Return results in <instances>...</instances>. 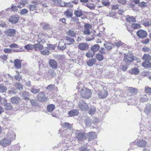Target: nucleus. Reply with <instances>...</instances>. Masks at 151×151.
Segmentation results:
<instances>
[{"instance_id": "nucleus-1", "label": "nucleus", "mask_w": 151, "mask_h": 151, "mask_svg": "<svg viewBox=\"0 0 151 151\" xmlns=\"http://www.w3.org/2000/svg\"><path fill=\"white\" fill-rule=\"evenodd\" d=\"M134 60V57L132 54L129 53L124 54L123 60L127 65L131 64Z\"/></svg>"}, {"instance_id": "nucleus-2", "label": "nucleus", "mask_w": 151, "mask_h": 151, "mask_svg": "<svg viewBox=\"0 0 151 151\" xmlns=\"http://www.w3.org/2000/svg\"><path fill=\"white\" fill-rule=\"evenodd\" d=\"M81 95L83 98L88 99L91 96V92L90 89L83 87L81 91Z\"/></svg>"}, {"instance_id": "nucleus-3", "label": "nucleus", "mask_w": 151, "mask_h": 151, "mask_svg": "<svg viewBox=\"0 0 151 151\" xmlns=\"http://www.w3.org/2000/svg\"><path fill=\"white\" fill-rule=\"evenodd\" d=\"M75 134L76 135V137L79 141H82L83 139L85 138V133L83 132H81L79 130H76Z\"/></svg>"}, {"instance_id": "nucleus-4", "label": "nucleus", "mask_w": 151, "mask_h": 151, "mask_svg": "<svg viewBox=\"0 0 151 151\" xmlns=\"http://www.w3.org/2000/svg\"><path fill=\"white\" fill-rule=\"evenodd\" d=\"M97 94L99 98L103 99L105 98L107 96L108 92L106 90L103 89L101 90L98 91Z\"/></svg>"}, {"instance_id": "nucleus-5", "label": "nucleus", "mask_w": 151, "mask_h": 151, "mask_svg": "<svg viewBox=\"0 0 151 151\" xmlns=\"http://www.w3.org/2000/svg\"><path fill=\"white\" fill-rule=\"evenodd\" d=\"M96 135L95 132H91L88 133L85 138V139H87L88 141H90L96 138Z\"/></svg>"}, {"instance_id": "nucleus-6", "label": "nucleus", "mask_w": 151, "mask_h": 151, "mask_svg": "<svg viewBox=\"0 0 151 151\" xmlns=\"http://www.w3.org/2000/svg\"><path fill=\"white\" fill-rule=\"evenodd\" d=\"M37 98L39 101L42 102L46 101L47 99V98L45 96L43 92L40 93L37 96Z\"/></svg>"}, {"instance_id": "nucleus-7", "label": "nucleus", "mask_w": 151, "mask_h": 151, "mask_svg": "<svg viewBox=\"0 0 151 151\" xmlns=\"http://www.w3.org/2000/svg\"><path fill=\"white\" fill-rule=\"evenodd\" d=\"M137 35L139 38L142 39L147 37V33L146 31L140 29L137 32Z\"/></svg>"}, {"instance_id": "nucleus-8", "label": "nucleus", "mask_w": 151, "mask_h": 151, "mask_svg": "<svg viewBox=\"0 0 151 151\" xmlns=\"http://www.w3.org/2000/svg\"><path fill=\"white\" fill-rule=\"evenodd\" d=\"M5 33L7 36L13 37L16 34V30L13 29H8L5 31Z\"/></svg>"}, {"instance_id": "nucleus-9", "label": "nucleus", "mask_w": 151, "mask_h": 151, "mask_svg": "<svg viewBox=\"0 0 151 151\" xmlns=\"http://www.w3.org/2000/svg\"><path fill=\"white\" fill-rule=\"evenodd\" d=\"M85 29L83 31V34L86 35H89L91 33V26L89 24H86L84 25Z\"/></svg>"}, {"instance_id": "nucleus-10", "label": "nucleus", "mask_w": 151, "mask_h": 151, "mask_svg": "<svg viewBox=\"0 0 151 151\" xmlns=\"http://www.w3.org/2000/svg\"><path fill=\"white\" fill-rule=\"evenodd\" d=\"M78 106L83 111H86L88 109L87 104L83 101H81L79 102Z\"/></svg>"}, {"instance_id": "nucleus-11", "label": "nucleus", "mask_w": 151, "mask_h": 151, "mask_svg": "<svg viewBox=\"0 0 151 151\" xmlns=\"http://www.w3.org/2000/svg\"><path fill=\"white\" fill-rule=\"evenodd\" d=\"M11 143V141L8 139H4L0 141V145L4 147L9 145Z\"/></svg>"}, {"instance_id": "nucleus-12", "label": "nucleus", "mask_w": 151, "mask_h": 151, "mask_svg": "<svg viewBox=\"0 0 151 151\" xmlns=\"http://www.w3.org/2000/svg\"><path fill=\"white\" fill-rule=\"evenodd\" d=\"M78 47L81 50H86L88 48V45L86 43H81L78 45Z\"/></svg>"}, {"instance_id": "nucleus-13", "label": "nucleus", "mask_w": 151, "mask_h": 151, "mask_svg": "<svg viewBox=\"0 0 151 151\" xmlns=\"http://www.w3.org/2000/svg\"><path fill=\"white\" fill-rule=\"evenodd\" d=\"M44 47L40 42H38L37 43L33 45V48L35 51H41L43 49Z\"/></svg>"}, {"instance_id": "nucleus-14", "label": "nucleus", "mask_w": 151, "mask_h": 151, "mask_svg": "<svg viewBox=\"0 0 151 151\" xmlns=\"http://www.w3.org/2000/svg\"><path fill=\"white\" fill-rule=\"evenodd\" d=\"M19 18V17L17 15H13L9 18V21L12 24H15L17 22Z\"/></svg>"}, {"instance_id": "nucleus-15", "label": "nucleus", "mask_w": 151, "mask_h": 151, "mask_svg": "<svg viewBox=\"0 0 151 151\" xmlns=\"http://www.w3.org/2000/svg\"><path fill=\"white\" fill-rule=\"evenodd\" d=\"M66 47V44L64 42V40H61L59 42L58 47V49L63 50L65 49Z\"/></svg>"}, {"instance_id": "nucleus-16", "label": "nucleus", "mask_w": 151, "mask_h": 151, "mask_svg": "<svg viewBox=\"0 0 151 151\" xmlns=\"http://www.w3.org/2000/svg\"><path fill=\"white\" fill-rule=\"evenodd\" d=\"M49 63L50 67L52 68L56 69L58 67L57 62L53 59H49Z\"/></svg>"}, {"instance_id": "nucleus-17", "label": "nucleus", "mask_w": 151, "mask_h": 151, "mask_svg": "<svg viewBox=\"0 0 151 151\" xmlns=\"http://www.w3.org/2000/svg\"><path fill=\"white\" fill-rule=\"evenodd\" d=\"M20 94L22 96V98L25 100L29 99L28 97L29 96V93L27 91H24L20 92Z\"/></svg>"}, {"instance_id": "nucleus-18", "label": "nucleus", "mask_w": 151, "mask_h": 151, "mask_svg": "<svg viewBox=\"0 0 151 151\" xmlns=\"http://www.w3.org/2000/svg\"><path fill=\"white\" fill-rule=\"evenodd\" d=\"M137 144L138 146L140 147H143L146 145L147 142L144 140H140L137 141Z\"/></svg>"}, {"instance_id": "nucleus-19", "label": "nucleus", "mask_w": 151, "mask_h": 151, "mask_svg": "<svg viewBox=\"0 0 151 151\" xmlns=\"http://www.w3.org/2000/svg\"><path fill=\"white\" fill-rule=\"evenodd\" d=\"M139 71V70L137 68H132L129 70V72L132 74L137 75L138 74Z\"/></svg>"}, {"instance_id": "nucleus-20", "label": "nucleus", "mask_w": 151, "mask_h": 151, "mask_svg": "<svg viewBox=\"0 0 151 151\" xmlns=\"http://www.w3.org/2000/svg\"><path fill=\"white\" fill-rule=\"evenodd\" d=\"M64 15L67 18H70L72 17L73 14L71 11L70 9H68L65 12Z\"/></svg>"}, {"instance_id": "nucleus-21", "label": "nucleus", "mask_w": 151, "mask_h": 151, "mask_svg": "<svg viewBox=\"0 0 151 151\" xmlns=\"http://www.w3.org/2000/svg\"><path fill=\"white\" fill-rule=\"evenodd\" d=\"M96 62V60L95 58H92L88 60L87 62V65L89 66H92Z\"/></svg>"}, {"instance_id": "nucleus-22", "label": "nucleus", "mask_w": 151, "mask_h": 151, "mask_svg": "<svg viewBox=\"0 0 151 151\" xmlns=\"http://www.w3.org/2000/svg\"><path fill=\"white\" fill-rule=\"evenodd\" d=\"M126 20L129 22H136L135 18L133 16L127 15L126 17Z\"/></svg>"}, {"instance_id": "nucleus-23", "label": "nucleus", "mask_w": 151, "mask_h": 151, "mask_svg": "<svg viewBox=\"0 0 151 151\" xmlns=\"http://www.w3.org/2000/svg\"><path fill=\"white\" fill-rule=\"evenodd\" d=\"M144 112L147 114H149L151 113V104L147 105L145 107Z\"/></svg>"}, {"instance_id": "nucleus-24", "label": "nucleus", "mask_w": 151, "mask_h": 151, "mask_svg": "<svg viewBox=\"0 0 151 151\" xmlns=\"http://www.w3.org/2000/svg\"><path fill=\"white\" fill-rule=\"evenodd\" d=\"M78 112L76 109H73L70 111L68 112V114L70 116H72L78 115Z\"/></svg>"}, {"instance_id": "nucleus-25", "label": "nucleus", "mask_w": 151, "mask_h": 151, "mask_svg": "<svg viewBox=\"0 0 151 151\" xmlns=\"http://www.w3.org/2000/svg\"><path fill=\"white\" fill-rule=\"evenodd\" d=\"M66 34L72 37H76V33L74 31L69 29L66 32Z\"/></svg>"}, {"instance_id": "nucleus-26", "label": "nucleus", "mask_w": 151, "mask_h": 151, "mask_svg": "<svg viewBox=\"0 0 151 151\" xmlns=\"http://www.w3.org/2000/svg\"><path fill=\"white\" fill-rule=\"evenodd\" d=\"M14 66L17 68H21V65L20 60L17 59L14 61Z\"/></svg>"}, {"instance_id": "nucleus-27", "label": "nucleus", "mask_w": 151, "mask_h": 151, "mask_svg": "<svg viewBox=\"0 0 151 151\" xmlns=\"http://www.w3.org/2000/svg\"><path fill=\"white\" fill-rule=\"evenodd\" d=\"M100 48L99 45L97 44H96L92 46L91 48V50L94 52H96Z\"/></svg>"}, {"instance_id": "nucleus-28", "label": "nucleus", "mask_w": 151, "mask_h": 151, "mask_svg": "<svg viewBox=\"0 0 151 151\" xmlns=\"http://www.w3.org/2000/svg\"><path fill=\"white\" fill-rule=\"evenodd\" d=\"M142 59L145 61H150L151 60V56L148 54H145L143 56Z\"/></svg>"}, {"instance_id": "nucleus-29", "label": "nucleus", "mask_w": 151, "mask_h": 151, "mask_svg": "<svg viewBox=\"0 0 151 151\" xmlns=\"http://www.w3.org/2000/svg\"><path fill=\"white\" fill-rule=\"evenodd\" d=\"M11 101L14 104H17L19 101L20 99L17 97H13L11 99Z\"/></svg>"}, {"instance_id": "nucleus-30", "label": "nucleus", "mask_w": 151, "mask_h": 151, "mask_svg": "<svg viewBox=\"0 0 151 151\" xmlns=\"http://www.w3.org/2000/svg\"><path fill=\"white\" fill-rule=\"evenodd\" d=\"M41 25L42 26L43 29L45 30H47L50 28V25L47 23H42Z\"/></svg>"}, {"instance_id": "nucleus-31", "label": "nucleus", "mask_w": 151, "mask_h": 151, "mask_svg": "<svg viewBox=\"0 0 151 151\" xmlns=\"http://www.w3.org/2000/svg\"><path fill=\"white\" fill-rule=\"evenodd\" d=\"M104 45L107 50L112 49L113 46L112 44L109 42H107L105 43H104Z\"/></svg>"}, {"instance_id": "nucleus-32", "label": "nucleus", "mask_w": 151, "mask_h": 151, "mask_svg": "<svg viewBox=\"0 0 151 151\" xmlns=\"http://www.w3.org/2000/svg\"><path fill=\"white\" fill-rule=\"evenodd\" d=\"M142 66L145 67L150 68L151 67V63L150 61H145L142 63Z\"/></svg>"}, {"instance_id": "nucleus-33", "label": "nucleus", "mask_w": 151, "mask_h": 151, "mask_svg": "<svg viewBox=\"0 0 151 151\" xmlns=\"http://www.w3.org/2000/svg\"><path fill=\"white\" fill-rule=\"evenodd\" d=\"M16 88L20 91L22 90L23 88L22 85L20 83H17L15 85Z\"/></svg>"}, {"instance_id": "nucleus-34", "label": "nucleus", "mask_w": 151, "mask_h": 151, "mask_svg": "<svg viewBox=\"0 0 151 151\" xmlns=\"http://www.w3.org/2000/svg\"><path fill=\"white\" fill-rule=\"evenodd\" d=\"M4 108L5 109L7 110H10L12 109V106L10 103H5L4 105Z\"/></svg>"}, {"instance_id": "nucleus-35", "label": "nucleus", "mask_w": 151, "mask_h": 151, "mask_svg": "<svg viewBox=\"0 0 151 151\" xmlns=\"http://www.w3.org/2000/svg\"><path fill=\"white\" fill-rule=\"evenodd\" d=\"M85 122L87 127H90L92 124V120L91 119H85Z\"/></svg>"}, {"instance_id": "nucleus-36", "label": "nucleus", "mask_w": 151, "mask_h": 151, "mask_svg": "<svg viewBox=\"0 0 151 151\" xmlns=\"http://www.w3.org/2000/svg\"><path fill=\"white\" fill-rule=\"evenodd\" d=\"M63 127L64 128H65L66 129H71V125L68 123L65 122L63 124Z\"/></svg>"}, {"instance_id": "nucleus-37", "label": "nucleus", "mask_w": 151, "mask_h": 151, "mask_svg": "<svg viewBox=\"0 0 151 151\" xmlns=\"http://www.w3.org/2000/svg\"><path fill=\"white\" fill-rule=\"evenodd\" d=\"M103 55L100 53H98L96 55V58L98 60L101 61L104 59V57Z\"/></svg>"}, {"instance_id": "nucleus-38", "label": "nucleus", "mask_w": 151, "mask_h": 151, "mask_svg": "<svg viewBox=\"0 0 151 151\" xmlns=\"http://www.w3.org/2000/svg\"><path fill=\"white\" fill-rule=\"evenodd\" d=\"M30 91L33 93L37 94L40 91V89L33 88L30 90Z\"/></svg>"}, {"instance_id": "nucleus-39", "label": "nucleus", "mask_w": 151, "mask_h": 151, "mask_svg": "<svg viewBox=\"0 0 151 151\" xmlns=\"http://www.w3.org/2000/svg\"><path fill=\"white\" fill-rule=\"evenodd\" d=\"M55 108V106L52 104L48 105L47 108V111L50 112L52 111Z\"/></svg>"}, {"instance_id": "nucleus-40", "label": "nucleus", "mask_w": 151, "mask_h": 151, "mask_svg": "<svg viewBox=\"0 0 151 151\" xmlns=\"http://www.w3.org/2000/svg\"><path fill=\"white\" fill-rule=\"evenodd\" d=\"M41 54L44 55H48L50 53V51L48 50H45L40 51Z\"/></svg>"}, {"instance_id": "nucleus-41", "label": "nucleus", "mask_w": 151, "mask_h": 151, "mask_svg": "<svg viewBox=\"0 0 151 151\" xmlns=\"http://www.w3.org/2000/svg\"><path fill=\"white\" fill-rule=\"evenodd\" d=\"M73 5L72 4L71 2H64V5H62V7H72Z\"/></svg>"}, {"instance_id": "nucleus-42", "label": "nucleus", "mask_w": 151, "mask_h": 151, "mask_svg": "<svg viewBox=\"0 0 151 151\" xmlns=\"http://www.w3.org/2000/svg\"><path fill=\"white\" fill-rule=\"evenodd\" d=\"M127 65L126 64H122L120 66V69L123 71H125L127 70L128 67Z\"/></svg>"}, {"instance_id": "nucleus-43", "label": "nucleus", "mask_w": 151, "mask_h": 151, "mask_svg": "<svg viewBox=\"0 0 151 151\" xmlns=\"http://www.w3.org/2000/svg\"><path fill=\"white\" fill-rule=\"evenodd\" d=\"M96 109L95 107L92 106L88 112V113L91 115L94 114L96 111Z\"/></svg>"}, {"instance_id": "nucleus-44", "label": "nucleus", "mask_w": 151, "mask_h": 151, "mask_svg": "<svg viewBox=\"0 0 151 151\" xmlns=\"http://www.w3.org/2000/svg\"><path fill=\"white\" fill-rule=\"evenodd\" d=\"M55 45H53L50 44H47V48L48 50H54L55 48Z\"/></svg>"}, {"instance_id": "nucleus-45", "label": "nucleus", "mask_w": 151, "mask_h": 151, "mask_svg": "<svg viewBox=\"0 0 151 151\" xmlns=\"http://www.w3.org/2000/svg\"><path fill=\"white\" fill-rule=\"evenodd\" d=\"M24 48L27 50H31L33 48V45L31 44H28L24 46Z\"/></svg>"}, {"instance_id": "nucleus-46", "label": "nucleus", "mask_w": 151, "mask_h": 151, "mask_svg": "<svg viewBox=\"0 0 151 151\" xmlns=\"http://www.w3.org/2000/svg\"><path fill=\"white\" fill-rule=\"evenodd\" d=\"M128 90L130 92L133 94L136 93L137 92V89L132 87L129 88Z\"/></svg>"}, {"instance_id": "nucleus-47", "label": "nucleus", "mask_w": 151, "mask_h": 151, "mask_svg": "<svg viewBox=\"0 0 151 151\" xmlns=\"http://www.w3.org/2000/svg\"><path fill=\"white\" fill-rule=\"evenodd\" d=\"M7 90V88L5 86L0 84V92H4Z\"/></svg>"}, {"instance_id": "nucleus-48", "label": "nucleus", "mask_w": 151, "mask_h": 151, "mask_svg": "<svg viewBox=\"0 0 151 151\" xmlns=\"http://www.w3.org/2000/svg\"><path fill=\"white\" fill-rule=\"evenodd\" d=\"M74 14L77 17H80L82 15V13L78 10H75L74 12Z\"/></svg>"}, {"instance_id": "nucleus-49", "label": "nucleus", "mask_w": 151, "mask_h": 151, "mask_svg": "<svg viewBox=\"0 0 151 151\" xmlns=\"http://www.w3.org/2000/svg\"><path fill=\"white\" fill-rule=\"evenodd\" d=\"M132 27L134 29H139L141 27L140 25L137 23L132 24Z\"/></svg>"}, {"instance_id": "nucleus-50", "label": "nucleus", "mask_w": 151, "mask_h": 151, "mask_svg": "<svg viewBox=\"0 0 151 151\" xmlns=\"http://www.w3.org/2000/svg\"><path fill=\"white\" fill-rule=\"evenodd\" d=\"M28 11L27 9H23L21 10L19 13L21 15H23L27 13Z\"/></svg>"}, {"instance_id": "nucleus-51", "label": "nucleus", "mask_w": 151, "mask_h": 151, "mask_svg": "<svg viewBox=\"0 0 151 151\" xmlns=\"http://www.w3.org/2000/svg\"><path fill=\"white\" fill-rule=\"evenodd\" d=\"M124 43L120 41L114 43V46L117 47H118L121 45H123Z\"/></svg>"}, {"instance_id": "nucleus-52", "label": "nucleus", "mask_w": 151, "mask_h": 151, "mask_svg": "<svg viewBox=\"0 0 151 151\" xmlns=\"http://www.w3.org/2000/svg\"><path fill=\"white\" fill-rule=\"evenodd\" d=\"M31 3L36 6L42 4V2L40 1H33L31 2Z\"/></svg>"}, {"instance_id": "nucleus-53", "label": "nucleus", "mask_w": 151, "mask_h": 151, "mask_svg": "<svg viewBox=\"0 0 151 151\" xmlns=\"http://www.w3.org/2000/svg\"><path fill=\"white\" fill-rule=\"evenodd\" d=\"M28 8H29L30 10L33 11L37 7V6L34 5L29 4L28 6Z\"/></svg>"}, {"instance_id": "nucleus-54", "label": "nucleus", "mask_w": 151, "mask_h": 151, "mask_svg": "<svg viewBox=\"0 0 151 151\" xmlns=\"http://www.w3.org/2000/svg\"><path fill=\"white\" fill-rule=\"evenodd\" d=\"M65 38V40L68 41L70 42H75L74 39L68 36H66Z\"/></svg>"}, {"instance_id": "nucleus-55", "label": "nucleus", "mask_w": 151, "mask_h": 151, "mask_svg": "<svg viewBox=\"0 0 151 151\" xmlns=\"http://www.w3.org/2000/svg\"><path fill=\"white\" fill-rule=\"evenodd\" d=\"M99 52L100 54L102 55L106 54V51L104 47H101L99 50Z\"/></svg>"}, {"instance_id": "nucleus-56", "label": "nucleus", "mask_w": 151, "mask_h": 151, "mask_svg": "<svg viewBox=\"0 0 151 151\" xmlns=\"http://www.w3.org/2000/svg\"><path fill=\"white\" fill-rule=\"evenodd\" d=\"M30 100V103L31 104L34 106H35L37 105V103L34 99Z\"/></svg>"}, {"instance_id": "nucleus-57", "label": "nucleus", "mask_w": 151, "mask_h": 151, "mask_svg": "<svg viewBox=\"0 0 151 151\" xmlns=\"http://www.w3.org/2000/svg\"><path fill=\"white\" fill-rule=\"evenodd\" d=\"M139 6L141 7H145L147 6V3L145 2H142L139 3Z\"/></svg>"}, {"instance_id": "nucleus-58", "label": "nucleus", "mask_w": 151, "mask_h": 151, "mask_svg": "<svg viewBox=\"0 0 151 151\" xmlns=\"http://www.w3.org/2000/svg\"><path fill=\"white\" fill-rule=\"evenodd\" d=\"M55 87V85H50L48 86L46 88V89L47 90L51 89L52 90Z\"/></svg>"}, {"instance_id": "nucleus-59", "label": "nucleus", "mask_w": 151, "mask_h": 151, "mask_svg": "<svg viewBox=\"0 0 151 151\" xmlns=\"http://www.w3.org/2000/svg\"><path fill=\"white\" fill-rule=\"evenodd\" d=\"M7 58V57L5 55H3L0 57V60H1L5 61L6 60Z\"/></svg>"}, {"instance_id": "nucleus-60", "label": "nucleus", "mask_w": 151, "mask_h": 151, "mask_svg": "<svg viewBox=\"0 0 151 151\" xmlns=\"http://www.w3.org/2000/svg\"><path fill=\"white\" fill-rule=\"evenodd\" d=\"M148 98L145 97H142L140 99V101L142 102H145L148 101Z\"/></svg>"}, {"instance_id": "nucleus-61", "label": "nucleus", "mask_w": 151, "mask_h": 151, "mask_svg": "<svg viewBox=\"0 0 151 151\" xmlns=\"http://www.w3.org/2000/svg\"><path fill=\"white\" fill-rule=\"evenodd\" d=\"M143 24L145 26L149 27L151 25V23L150 22L146 21L143 22Z\"/></svg>"}, {"instance_id": "nucleus-62", "label": "nucleus", "mask_w": 151, "mask_h": 151, "mask_svg": "<svg viewBox=\"0 0 151 151\" xmlns=\"http://www.w3.org/2000/svg\"><path fill=\"white\" fill-rule=\"evenodd\" d=\"M145 90L146 93L151 94V88L146 87L145 88Z\"/></svg>"}, {"instance_id": "nucleus-63", "label": "nucleus", "mask_w": 151, "mask_h": 151, "mask_svg": "<svg viewBox=\"0 0 151 151\" xmlns=\"http://www.w3.org/2000/svg\"><path fill=\"white\" fill-rule=\"evenodd\" d=\"M52 1L56 5L58 6L60 4L61 0H52Z\"/></svg>"}, {"instance_id": "nucleus-64", "label": "nucleus", "mask_w": 151, "mask_h": 151, "mask_svg": "<svg viewBox=\"0 0 151 151\" xmlns=\"http://www.w3.org/2000/svg\"><path fill=\"white\" fill-rule=\"evenodd\" d=\"M93 55V54L92 53L89 52H87L86 54V56L88 58L92 57Z\"/></svg>"}]
</instances>
